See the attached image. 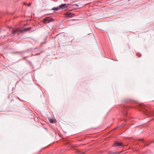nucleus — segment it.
I'll list each match as a JSON object with an SVG mask.
<instances>
[{"label": "nucleus", "mask_w": 154, "mask_h": 154, "mask_svg": "<svg viewBox=\"0 0 154 154\" xmlns=\"http://www.w3.org/2000/svg\"><path fill=\"white\" fill-rule=\"evenodd\" d=\"M31 29V28L29 27L27 28H24L23 29H16L14 30L11 33L14 35H18L20 33L26 31H29Z\"/></svg>", "instance_id": "1"}, {"label": "nucleus", "mask_w": 154, "mask_h": 154, "mask_svg": "<svg viewBox=\"0 0 154 154\" xmlns=\"http://www.w3.org/2000/svg\"><path fill=\"white\" fill-rule=\"evenodd\" d=\"M54 21V20L52 18L50 17H47L43 19V23L44 24H46L50 22Z\"/></svg>", "instance_id": "2"}, {"label": "nucleus", "mask_w": 154, "mask_h": 154, "mask_svg": "<svg viewBox=\"0 0 154 154\" xmlns=\"http://www.w3.org/2000/svg\"><path fill=\"white\" fill-rule=\"evenodd\" d=\"M66 5V4H62L60 5L58 7L60 9H65V10H66L67 8Z\"/></svg>", "instance_id": "3"}, {"label": "nucleus", "mask_w": 154, "mask_h": 154, "mask_svg": "<svg viewBox=\"0 0 154 154\" xmlns=\"http://www.w3.org/2000/svg\"><path fill=\"white\" fill-rule=\"evenodd\" d=\"M114 146H123L122 144L121 143H120L118 141H116L115 142L114 144Z\"/></svg>", "instance_id": "4"}, {"label": "nucleus", "mask_w": 154, "mask_h": 154, "mask_svg": "<svg viewBox=\"0 0 154 154\" xmlns=\"http://www.w3.org/2000/svg\"><path fill=\"white\" fill-rule=\"evenodd\" d=\"M66 15H67V16L69 17H72L74 16V14L73 13H67L66 14Z\"/></svg>", "instance_id": "5"}, {"label": "nucleus", "mask_w": 154, "mask_h": 154, "mask_svg": "<svg viewBox=\"0 0 154 154\" xmlns=\"http://www.w3.org/2000/svg\"><path fill=\"white\" fill-rule=\"evenodd\" d=\"M72 6L73 8H74L75 9H78L79 8L78 5L76 4H75L73 5H72Z\"/></svg>", "instance_id": "6"}, {"label": "nucleus", "mask_w": 154, "mask_h": 154, "mask_svg": "<svg viewBox=\"0 0 154 154\" xmlns=\"http://www.w3.org/2000/svg\"><path fill=\"white\" fill-rule=\"evenodd\" d=\"M121 152H122L121 151H120L119 152H109V154H117Z\"/></svg>", "instance_id": "7"}, {"label": "nucleus", "mask_w": 154, "mask_h": 154, "mask_svg": "<svg viewBox=\"0 0 154 154\" xmlns=\"http://www.w3.org/2000/svg\"><path fill=\"white\" fill-rule=\"evenodd\" d=\"M59 9H59V7H54V8H52L51 9V10H54V11H58Z\"/></svg>", "instance_id": "8"}, {"label": "nucleus", "mask_w": 154, "mask_h": 154, "mask_svg": "<svg viewBox=\"0 0 154 154\" xmlns=\"http://www.w3.org/2000/svg\"><path fill=\"white\" fill-rule=\"evenodd\" d=\"M49 121L51 123H53L54 122V120L51 119H49Z\"/></svg>", "instance_id": "9"}, {"label": "nucleus", "mask_w": 154, "mask_h": 154, "mask_svg": "<svg viewBox=\"0 0 154 154\" xmlns=\"http://www.w3.org/2000/svg\"><path fill=\"white\" fill-rule=\"evenodd\" d=\"M31 5V3H30L29 4H28V5H28V6H30Z\"/></svg>", "instance_id": "10"}, {"label": "nucleus", "mask_w": 154, "mask_h": 154, "mask_svg": "<svg viewBox=\"0 0 154 154\" xmlns=\"http://www.w3.org/2000/svg\"><path fill=\"white\" fill-rule=\"evenodd\" d=\"M140 140L141 141H143V139H140Z\"/></svg>", "instance_id": "11"}, {"label": "nucleus", "mask_w": 154, "mask_h": 154, "mask_svg": "<svg viewBox=\"0 0 154 154\" xmlns=\"http://www.w3.org/2000/svg\"><path fill=\"white\" fill-rule=\"evenodd\" d=\"M118 128V127H117V128H114V129H113V130H114V129H116V128Z\"/></svg>", "instance_id": "12"}, {"label": "nucleus", "mask_w": 154, "mask_h": 154, "mask_svg": "<svg viewBox=\"0 0 154 154\" xmlns=\"http://www.w3.org/2000/svg\"><path fill=\"white\" fill-rule=\"evenodd\" d=\"M147 116H148V117H149V115H147Z\"/></svg>", "instance_id": "13"}]
</instances>
